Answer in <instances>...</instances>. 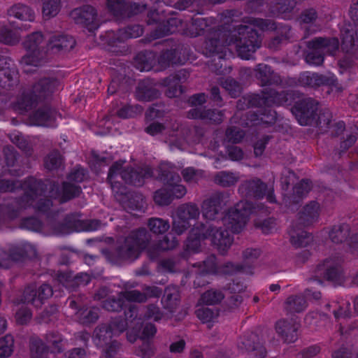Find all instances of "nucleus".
I'll return each instance as SVG.
<instances>
[{
	"label": "nucleus",
	"mask_w": 358,
	"mask_h": 358,
	"mask_svg": "<svg viewBox=\"0 0 358 358\" xmlns=\"http://www.w3.org/2000/svg\"><path fill=\"white\" fill-rule=\"evenodd\" d=\"M249 24H240L235 28L236 34L231 36V41L234 40L238 55L244 59H250L252 55L262 45V34L256 27L261 31L268 29L267 20L262 18H250Z\"/></svg>",
	"instance_id": "1"
},
{
	"label": "nucleus",
	"mask_w": 358,
	"mask_h": 358,
	"mask_svg": "<svg viewBox=\"0 0 358 358\" xmlns=\"http://www.w3.org/2000/svg\"><path fill=\"white\" fill-rule=\"evenodd\" d=\"M52 182L54 180L50 179L43 180L33 176L27 178L21 184L24 189V194L13 199L8 203V206L13 207L15 208L13 211L16 213L22 209L27 208L38 196H42L47 192L49 193L51 190L50 185Z\"/></svg>",
	"instance_id": "2"
},
{
	"label": "nucleus",
	"mask_w": 358,
	"mask_h": 358,
	"mask_svg": "<svg viewBox=\"0 0 358 358\" xmlns=\"http://www.w3.org/2000/svg\"><path fill=\"white\" fill-rule=\"evenodd\" d=\"M308 51L303 52L305 61L310 65L321 66L324 63V53L334 55L339 48L336 37H315L306 42Z\"/></svg>",
	"instance_id": "3"
},
{
	"label": "nucleus",
	"mask_w": 358,
	"mask_h": 358,
	"mask_svg": "<svg viewBox=\"0 0 358 358\" xmlns=\"http://www.w3.org/2000/svg\"><path fill=\"white\" fill-rule=\"evenodd\" d=\"M288 84L291 86H300L313 89H317L321 86H327L331 92L334 91L337 94L342 93L344 90L337 78L331 73L324 75L305 71L300 73L297 78H289Z\"/></svg>",
	"instance_id": "4"
},
{
	"label": "nucleus",
	"mask_w": 358,
	"mask_h": 358,
	"mask_svg": "<svg viewBox=\"0 0 358 358\" xmlns=\"http://www.w3.org/2000/svg\"><path fill=\"white\" fill-rule=\"evenodd\" d=\"M57 84V80L50 78L40 79L33 86L29 92L24 93L19 101L20 108L29 110L39 103L51 96Z\"/></svg>",
	"instance_id": "5"
},
{
	"label": "nucleus",
	"mask_w": 358,
	"mask_h": 358,
	"mask_svg": "<svg viewBox=\"0 0 358 358\" xmlns=\"http://www.w3.org/2000/svg\"><path fill=\"white\" fill-rule=\"evenodd\" d=\"M253 212V205L248 201H241L233 208L228 210L227 214L221 217L224 224L233 233L238 234L245 227L249 216Z\"/></svg>",
	"instance_id": "6"
},
{
	"label": "nucleus",
	"mask_w": 358,
	"mask_h": 358,
	"mask_svg": "<svg viewBox=\"0 0 358 358\" xmlns=\"http://www.w3.org/2000/svg\"><path fill=\"white\" fill-rule=\"evenodd\" d=\"M146 22L148 25H156L152 32L155 38H162L166 35L177 31L181 20L177 17L166 18L164 11L159 13L157 10H150L147 14Z\"/></svg>",
	"instance_id": "7"
},
{
	"label": "nucleus",
	"mask_w": 358,
	"mask_h": 358,
	"mask_svg": "<svg viewBox=\"0 0 358 358\" xmlns=\"http://www.w3.org/2000/svg\"><path fill=\"white\" fill-rule=\"evenodd\" d=\"M319 101L313 98H306L295 103L292 108L301 125H313L317 115Z\"/></svg>",
	"instance_id": "8"
},
{
	"label": "nucleus",
	"mask_w": 358,
	"mask_h": 358,
	"mask_svg": "<svg viewBox=\"0 0 358 358\" xmlns=\"http://www.w3.org/2000/svg\"><path fill=\"white\" fill-rule=\"evenodd\" d=\"M237 347L248 358H264L266 355V348L260 342L259 336L253 332L241 336L238 341Z\"/></svg>",
	"instance_id": "9"
},
{
	"label": "nucleus",
	"mask_w": 358,
	"mask_h": 358,
	"mask_svg": "<svg viewBox=\"0 0 358 358\" xmlns=\"http://www.w3.org/2000/svg\"><path fill=\"white\" fill-rule=\"evenodd\" d=\"M52 294V288L48 284L43 283L38 288L36 285L31 284L24 288L20 301L22 303L31 304L36 308H39Z\"/></svg>",
	"instance_id": "10"
},
{
	"label": "nucleus",
	"mask_w": 358,
	"mask_h": 358,
	"mask_svg": "<svg viewBox=\"0 0 358 358\" xmlns=\"http://www.w3.org/2000/svg\"><path fill=\"white\" fill-rule=\"evenodd\" d=\"M101 252L108 262L114 264L124 260L136 259L139 254L134 245L131 242H127V238L115 249L103 248Z\"/></svg>",
	"instance_id": "11"
},
{
	"label": "nucleus",
	"mask_w": 358,
	"mask_h": 358,
	"mask_svg": "<svg viewBox=\"0 0 358 358\" xmlns=\"http://www.w3.org/2000/svg\"><path fill=\"white\" fill-rule=\"evenodd\" d=\"M50 185L51 190L49 192V197L58 199L59 203H64L78 198L83 193L80 185L68 181L62 182L61 187L59 182L56 181H54Z\"/></svg>",
	"instance_id": "12"
},
{
	"label": "nucleus",
	"mask_w": 358,
	"mask_h": 358,
	"mask_svg": "<svg viewBox=\"0 0 358 358\" xmlns=\"http://www.w3.org/2000/svg\"><path fill=\"white\" fill-rule=\"evenodd\" d=\"M71 16L76 24L83 25L90 32L97 29L99 27L97 11L90 5H84L73 9L71 13Z\"/></svg>",
	"instance_id": "13"
},
{
	"label": "nucleus",
	"mask_w": 358,
	"mask_h": 358,
	"mask_svg": "<svg viewBox=\"0 0 358 358\" xmlns=\"http://www.w3.org/2000/svg\"><path fill=\"white\" fill-rule=\"evenodd\" d=\"M316 272L326 280L334 284H340L343 280L341 259L338 258L326 259L317 266Z\"/></svg>",
	"instance_id": "14"
},
{
	"label": "nucleus",
	"mask_w": 358,
	"mask_h": 358,
	"mask_svg": "<svg viewBox=\"0 0 358 358\" xmlns=\"http://www.w3.org/2000/svg\"><path fill=\"white\" fill-rule=\"evenodd\" d=\"M204 234H207V239H210L212 244L222 253L226 252L231 245L233 238L226 229L212 224H205Z\"/></svg>",
	"instance_id": "15"
},
{
	"label": "nucleus",
	"mask_w": 358,
	"mask_h": 358,
	"mask_svg": "<svg viewBox=\"0 0 358 358\" xmlns=\"http://www.w3.org/2000/svg\"><path fill=\"white\" fill-rule=\"evenodd\" d=\"M152 176L150 167H138L136 169L127 166L121 171V178L125 183L136 187L142 186L145 180Z\"/></svg>",
	"instance_id": "16"
},
{
	"label": "nucleus",
	"mask_w": 358,
	"mask_h": 358,
	"mask_svg": "<svg viewBox=\"0 0 358 358\" xmlns=\"http://www.w3.org/2000/svg\"><path fill=\"white\" fill-rule=\"evenodd\" d=\"M116 199L119 201L121 206L127 212L133 210H142L145 203L143 194L138 192H128L125 187V192L114 193Z\"/></svg>",
	"instance_id": "17"
},
{
	"label": "nucleus",
	"mask_w": 358,
	"mask_h": 358,
	"mask_svg": "<svg viewBox=\"0 0 358 358\" xmlns=\"http://www.w3.org/2000/svg\"><path fill=\"white\" fill-rule=\"evenodd\" d=\"M267 190V185L259 178L245 180L238 187V192L245 198L262 199Z\"/></svg>",
	"instance_id": "18"
},
{
	"label": "nucleus",
	"mask_w": 358,
	"mask_h": 358,
	"mask_svg": "<svg viewBox=\"0 0 358 358\" xmlns=\"http://www.w3.org/2000/svg\"><path fill=\"white\" fill-rule=\"evenodd\" d=\"M225 195L222 192H217L205 200L202 204L203 217L208 220H215L220 217L222 205L224 203ZM222 216H220V217Z\"/></svg>",
	"instance_id": "19"
},
{
	"label": "nucleus",
	"mask_w": 358,
	"mask_h": 358,
	"mask_svg": "<svg viewBox=\"0 0 358 358\" xmlns=\"http://www.w3.org/2000/svg\"><path fill=\"white\" fill-rule=\"evenodd\" d=\"M187 117L189 119L209 121L211 123L219 124L224 120V113L217 109H207L206 107L199 106L190 109Z\"/></svg>",
	"instance_id": "20"
},
{
	"label": "nucleus",
	"mask_w": 358,
	"mask_h": 358,
	"mask_svg": "<svg viewBox=\"0 0 358 358\" xmlns=\"http://www.w3.org/2000/svg\"><path fill=\"white\" fill-rule=\"evenodd\" d=\"M256 78L262 86L280 85L282 79L271 67L265 64H259L255 68Z\"/></svg>",
	"instance_id": "21"
},
{
	"label": "nucleus",
	"mask_w": 358,
	"mask_h": 358,
	"mask_svg": "<svg viewBox=\"0 0 358 358\" xmlns=\"http://www.w3.org/2000/svg\"><path fill=\"white\" fill-rule=\"evenodd\" d=\"M341 48L347 54L353 52L358 46L357 29L351 24H345L341 29Z\"/></svg>",
	"instance_id": "22"
},
{
	"label": "nucleus",
	"mask_w": 358,
	"mask_h": 358,
	"mask_svg": "<svg viewBox=\"0 0 358 358\" xmlns=\"http://www.w3.org/2000/svg\"><path fill=\"white\" fill-rule=\"evenodd\" d=\"M63 227L73 230H82L86 231H96L100 229L102 226V222L99 220L92 219L86 220H77L73 219L70 215H66L64 219L62 224Z\"/></svg>",
	"instance_id": "23"
},
{
	"label": "nucleus",
	"mask_w": 358,
	"mask_h": 358,
	"mask_svg": "<svg viewBox=\"0 0 358 358\" xmlns=\"http://www.w3.org/2000/svg\"><path fill=\"white\" fill-rule=\"evenodd\" d=\"M156 179L162 182L166 187L173 185L180 182V176L176 171V168L170 164H161L157 169Z\"/></svg>",
	"instance_id": "24"
},
{
	"label": "nucleus",
	"mask_w": 358,
	"mask_h": 358,
	"mask_svg": "<svg viewBox=\"0 0 358 358\" xmlns=\"http://www.w3.org/2000/svg\"><path fill=\"white\" fill-rule=\"evenodd\" d=\"M160 96V92L152 81L145 79L138 83L136 89V99L141 101H151Z\"/></svg>",
	"instance_id": "25"
},
{
	"label": "nucleus",
	"mask_w": 358,
	"mask_h": 358,
	"mask_svg": "<svg viewBox=\"0 0 358 358\" xmlns=\"http://www.w3.org/2000/svg\"><path fill=\"white\" fill-rule=\"evenodd\" d=\"M299 324L286 320H280L275 324L278 335L287 343H294L297 339Z\"/></svg>",
	"instance_id": "26"
},
{
	"label": "nucleus",
	"mask_w": 358,
	"mask_h": 358,
	"mask_svg": "<svg viewBox=\"0 0 358 358\" xmlns=\"http://www.w3.org/2000/svg\"><path fill=\"white\" fill-rule=\"evenodd\" d=\"M57 113L55 109L45 105L35 110L30 115V120L35 125L47 126L55 120Z\"/></svg>",
	"instance_id": "27"
},
{
	"label": "nucleus",
	"mask_w": 358,
	"mask_h": 358,
	"mask_svg": "<svg viewBox=\"0 0 358 358\" xmlns=\"http://www.w3.org/2000/svg\"><path fill=\"white\" fill-rule=\"evenodd\" d=\"M182 47L180 45L175 48L162 51L158 62L162 66H169L171 64H182L186 60L184 55H182Z\"/></svg>",
	"instance_id": "28"
},
{
	"label": "nucleus",
	"mask_w": 358,
	"mask_h": 358,
	"mask_svg": "<svg viewBox=\"0 0 358 358\" xmlns=\"http://www.w3.org/2000/svg\"><path fill=\"white\" fill-rule=\"evenodd\" d=\"M320 204L317 201H310L306 205L303 210L299 213V224L308 227L317 220L319 217Z\"/></svg>",
	"instance_id": "29"
},
{
	"label": "nucleus",
	"mask_w": 358,
	"mask_h": 358,
	"mask_svg": "<svg viewBox=\"0 0 358 358\" xmlns=\"http://www.w3.org/2000/svg\"><path fill=\"white\" fill-rule=\"evenodd\" d=\"M263 97L259 99L257 105L271 106V104L284 105L288 102L287 94L284 91L277 92L271 88H266L262 91Z\"/></svg>",
	"instance_id": "30"
},
{
	"label": "nucleus",
	"mask_w": 358,
	"mask_h": 358,
	"mask_svg": "<svg viewBox=\"0 0 358 358\" xmlns=\"http://www.w3.org/2000/svg\"><path fill=\"white\" fill-rule=\"evenodd\" d=\"M205 224L199 223L190 231L186 241L185 250L187 251L197 252L201 246V240L207 239V234H204Z\"/></svg>",
	"instance_id": "31"
},
{
	"label": "nucleus",
	"mask_w": 358,
	"mask_h": 358,
	"mask_svg": "<svg viewBox=\"0 0 358 358\" xmlns=\"http://www.w3.org/2000/svg\"><path fill=\"white\" fill-rule=\"evenodd\" d=\"M126 238L127 242H131L139 252L148 246L152 238L147 229L143 227L131 231Z\"/></svg>",
	"instance_id": "32"
},
{
	"label": "nucleus",
	"mask_w": 358,
	"mask_h": 358,
	"mask_svg": "<svg viewBox=\"0 0 358 358\" xmlns=\"http://www.w3.org/2000/svg\"><path fill=\"white\" fill-rule=\"evenodd\" d=\"M76 43V40L69 35H54L49 40L50 49L57 52L69 51L74 48Z\"/></svg>",
	"instance_id": "33"
},
{
	"label": "nucleus",
	"mask_w": 358,
	"mask_h": 358,
	"mask_svg": "<svg viewBox=\"0 0 358 358\" xmlns=\"http://www.w3.org/2000/svg\"><path fill=\"white\" fill-rule=\"evenodd\" d=\"M124 162L118 161L114 162L109 169L107 180L110 184L111 189L113 193H124L125 192V186L120 181L116 180L117 176L120 174L122 169Z\"/></svg>",
	"instance_id": "34"
},
{
	"label": "nucleus",
	"mask_w": 358,
	"mask_h": 358,
	"mask_svg": "<svg viewBox=\"0 0 358 358\" xmlns=\"http://www.w3.org/2000/svg\"><path fill=\"white\" fill-rule=\"evenodd\" d=\"M7 14L10 17H14L20 20L33 21L34 20V13L31 8L27 5L20 3L10 7L7 10Z\"/></svg>",
	"instance_id": "35"
},
{
	"label": "nucleus",
	"mask_w": 358,
	"mask_h": 358,
	"mask_svg": "<svg viewBox=\"0 0 358 358\" xmlns=\"http://www.w3.org/2000/svg\"><path fill=\"white\" fill-rule=\"evenodd\" d=\"M43 41V36L41 32H34L26 37L23 42V47L27 52L37 57Z\"/></svg>",
	"instance_id": "36"
},
{
	"label": "nucleus",
	"mask_w": 358,
	"mask_h": 358,
	"mask_svg": "<svg viewBox=\"0 0 358 358\" xmlns=\"http://www.w3.org/2000/svg\"><path fill=\"white\" fill-rule=\"evenodd\" d=\"M180 301L179 291L175 287L165 288L162 303L164 308L170 312H173Z\"/></svg>",
	"instance_id": "37"
},
{
	"label": "nucleus",
	"mask_w": 358,
	"mask_h": 358,
	"mask_svg": "<svg viewBox=\"0 0 358 358\" xmlns=\"http://www.w3.org/2000/svg\"><path fill=\"white\" fill-rule=\"evenodd\" d=\"M307 306V301L302 295H291L285 302V309L290 313H301Z\"/></svg>",
	"instance_id": "38"
},
{
	"label": "nucleus",
	"mask_w": 358,
	"mask_h": 358,
	"mask_svg": "<svg viewBox=\"0 0 358 358\" xmlns=\"http://www.w3.org/2000/svg\"><path fill=\"white\" fill-rule=\"evenodd\" d=\"M350 227L346 223L334 225L329 233L332 242L336 244L345 241L350 236Z\"/></svg>",
	"instance_id": "39"
},
{
	"label": "nucleus",
	"mask_w": 358,
	"mask_h": 358,
	"mask_svg": "<svg viewBox=\"0 0 358 358\" xmlns=\"http://www.w3.org/2000/svg\"><path fill=\"white\" fill-rule=\"evenodd\" d=\"M45 341L52 353H61L64 350V338L57 331H50L45 335Z\"/></svg>",
	"instance_id": "40"
},
{
	"label": "nucleus",
	"mask_w": 358,
	"mask_h": 358,
	"mask_svg": "<svg viewBox=\"0 0 358 358\" xmlns=\"http://www.w3.org/2000/svg\"><path fill=\"white\" fill-rule=\"evenodd\" d=\"M95 341L97 345H108L114 335L113 330L108 324H101L94 330Z\"/></svg>",
	"instance_id": "41"
},
{
	"label": "nucleus",
	"mask_w": 358,
	"mask_h": 358,
	"mask_svg": "<svg viewBox=\"0 0 358 358\" xmlns=\"http://www.w3.org/2000/svg\"><path fill=\"white\" fill-rule=\"evenodd\" d=\"M210 26V22L208 19L203 17L192 18L187 30L191 37H196L203 35Z\"/></svg>",
	"instance_id": "42"
},
{
	"label": "nucleus",
	"mask_w": 358,
	"mask_h": 358,
	"mask_svg": "<svg viewBox=\"0 0 358 358\" xmlns=\"http://www.w3.org/2000/svg\"><path fill=\"white\" fill-rule=\"evenodd\" d=\"M253 115L256 118H253L252 120H257V124L266 125L273 124L277 119L276 112L270 107L259 108Z\"/></svg>",
	"instance_id": "43"
},
{
	"label": "nucleus",
	"mask_w": 358,
	"mask_h": 358,
	"mask_svg": "<svg viewBox=\"0 0 358 358\" xmlns=\"http://www.w3.org/2000/svg\"><path fill=\"white\" fill-rule=\"evenodd\" d=\"M199 213V209L196 204L185 203L178 208L176 216L189 222L190 220L198 218Z\"/></svg>",
	"instance_id": "44"
},
{
	"label": "nucleus",
	"mask_w": 358,
	"mask_h": 358,
	"mask_svg": "<svg viewBox=\"0 0 358 358\" xmlns=\"http://www.w3.org/2000/svg\"><path fill=\"white\" fill-rule=\"evenodd\" d=\"M107 7L110 13L120 17H127L129 2L124 0H107Z\"/></svg>",
	"instance_id": "45"
},
{
	"label": "nucleus",
	"mask_w": 358,
	"mask_h": 358,
	"mask_svg": "<svg viewBox=\"0 0 358 358\" xmlns=\"http://www.w3.org/2000/svg\"><path fill=\"white\" fill-rule=\"evenodd\" d=\"M333 115L329 108H323L320 110L315 117L313 125H316L321 132H326L331 127Z\"/></svg>",
	"instance_id": "46"
},
{
	"label": "nucleus",
	"mask_w": 358,
	"mask_h": 358,
	"mask_svg": "<svg viewBox=\"0 0 358 358\" xmlns=\"http://www.w3.org/2000/svg\"><path fill=\"white\" fill-rule=\"evenodd\" d=\"M311 189V182L308 179H303L293 187L292 196V201L299 203L300 201L309 192Z\"/></svg>",
	"instance_id": "47"
},
{
	"label": "nucleus",
	"mask_w": 358,
	"mask_h": 358,
	"mask_svg": "<svg viewBox=\"0 0 358 358\" xmlns=\"http://www.w3.org/2000/svg\"><path fill=\"white\" fill-rule=\"evenodd\" d=\"M147 225L150 231L157 235L166 233L170 228L168 220L159 217L149 218Z\"/></svg>",
	"instance_id": "48"
},
{
	"label": "nucleus",
	"mask_w": 358,
	"mask_h": 358,
	"mask_svg": "<svg viewBox=\"0 0 358 358\" xmlns=\"http://www.w3.org/2000/svg\"><path fill=\"white\" fill-rule=\"evenodd\" d=\"M27 245H24L22 247H15L10 249L9 253L6 252L5 250H0L1 254L3 255V257L1 260L10 259L13 262H20L27 257Z\"/></svg>",
	"instance_id": "49"
},
{
	"label": "nucleus",
	"mask_w": 358,
	"mask_h": 358,
	"mask_svg": "<svg viewBox=\"0 0 358 358\" xmlns=\"http://www.w3.org/2000/svg\"><path fill=\"white\" fill-rule=\"evenodd\" d=\"M238 180V178L234 173L224 171L217 173L214 178L215 182L223 187L234 185Z\"/></svg>",
	"instance_id": "50"
},
{
	"label": "nucleus",
	"mask_w": 358,
	"mask_h": 358,
	"mask_svg": "<svg viewBox=\"0 0 358 358\" xmlns=\"http://www.w3.org/2000/svg\"><path fill=\"white\" fill-rule=\"evenodd\" d=\"M30 351L33 358H46L50 350L41 339L36 338L31 341Z\"/></svg>",
	"instance_id": "51"
},
{
	"label": "nucleus",
	"mask_w": 358,
	"mask_h": 358,
	"mask_svg": "<svg viewBox=\"0 0 358 358\" xmlns=\"http://www.w3.org/2000/svg\"><path fill=\"white\" fill-rule=\"evenodd\" d=\"M224 298V294L216 289H209L203 293L200 301L205 305L215 306L220 303Z\"/></svg>",
	"instance_id": "52"
},
{
	"label": "nucleus",
	"mask_w": 358,
	"mask_h": 358,
	"mask_svg": "<svg viewBox=\"0 0 358 358\" xmlns=\"http://www.w3.org/2000/svg\"><path fill=\"white\" fill-rule=\"evenodd\" d=\"M61 0H43L42 12L45 19L56 16L60 10Z\"/></svg>",
	"instance_id": "53"
},
{
	"label": "nucleus",
	"mask_w": 358,
	"mask_h": 358,
	"mask_svg": "<svg viewBox=\"0 0 358 358\" xmlns=\"http://www.w3.org/2000/svg\"><path fill=\"white\" fill-rule=\"evenodd\" d=\"M14 343V338L10 334L0 338V358H8L12 355Z\"/></svg>",
	"instance_id": "54"
},
{
	"label": "nucleus",
	"mask_w": 358,
	"mask_h": 358,
	"mask_svg": "<svg viewBox=\"0 0 358 358\" xmlns=\"http://www.w3.org/2000/svg\"><path fill=\"white\" fill-rule=\"evenodd\" d=\"M229 44V43H227V40L221 41L219 38H211L206 42V49L211 55H222L226 48V45ZM219 57L222 58V55H220Z\"/></svg>",
	"instance_id": "55"
},
{
	"label": "nucleus",
	"mask_w": 358,
	"mask_h": 358,
	"mask_svg": "<svg viewBox=\"0 0 358 358\" xmlns=\"http://www.w3.org/2000/svg\"><path fill=\"white\" fill-rule=\"evenodd\" d=\"M197 317L203 323L213 321L219 315V309L216 307H201L196 311Z\"/></svg>",
	"instance_id": "56"
},
{
	"label": "nucleus",
	"mask_w": 358,
	"mask_h": 358,
	"mask_svg": "<svg viewBox=\"0 0 358 358\" xmlns=\"http://www.w3.org/2000/svg\"><path fill=\"white\" fill-rule=\"evenodd\" d=\"M62 163V157L58 150L50 152L44 159L45 168L49 171L58 169Z\"/></svg>",
	"instance_id": "57"
},
{
	"label": "nucleus",
	"mask_w": 358,
	"mask_h": 358,
	"mask_svg": "<svg viewBox=\"0 0 358 358\" xmlns=\"http://www.w3.org/2000/svg\"><path fill=\"white\" fill-rule=\"evenodd\" d=\"M125 306L124 300L121 298L108 297L102 302V307L110 312H118Z\"/></svg>",
	"instance_id": "58"
},
{
	"label": "nucleus",
	"mask_w": 358,
	"mask_h": 358,
	"mask_svg": "<svg viewBox=\"0 0 358 358\" xmlns=\"http://www.w3.org/2000/svg\"><path fill=\"white\" fill-rule=\"evenodd\" d=\"M120 36L122 40L135 38L141 36L143 33V27L139 24H130L120 31Z\"/></svg>",
	"instance_id": "59"
},
{
	"label": "nucleus",
	"mask_w": 358,
	"mask_h": 358,
	"mask_svg": "<svg viewBox=\"0 0 358 358\" xmlns=\"http://www.w3.org/2000/svg\"><path fill=\"white\" fill-rule=\"evenodd\" d=\"M154 201L159 206L169 205L173 199L168 187L157 190L154 194Z\"/></svg>",
	"instance_id": "60"
},
{
	"label": "nucleus",
	"mask_w": 358,
	"mask_h": 358,
	"mask_svg": "<svg viewBox=\"0 0 358 358\" xmlns=\"http://www.w3.org/2000/svg\"><path fill=\"white\" fill-rule=\"evenodd\" d=\"M17 83L10 70L0 69V87L6 90H11Z\"/></svg>",
	"instance_id": "61"
},
{
	"label": "nucleus",
	"mask_w": 358,
	"mask_h": 358,
	"mask_svg": "<svg viewBox=\"0 0 358 358\" xmlns=\"http://www.w3.org/2000/svg\"><path fill=\"white\" fill-rule=\"evenodd\" d=\"M223 87L228 91L230 96L236 98L242 92L241 85L232 78H227L223 83Z\"/></svg>",
	"instance_id": "62"
},
{
	"label": "nucleus",
	"mask_w": 358,
	"mask_h": 358,
	"mask_svg": "<svg viewBox=\"0 0 358 358\" xmlns=\"http://www.w3.org/2000/svg\"><path fill=\"white\" fill-rule=\"evenodd\" d=\"M134 63V66L141 71H149L152 66L150 58L143 51L136 55Z\"/></svg>",
	"instance_id": "63"
},
{
	"label": "nucleus",
	"mask_w": 358,
	"mask_h": 358,
	"mask_svg": "<svg viewBox=\"0 0 358 358\" xmlns=\"http://www.w3.org/2000/svg\"><path fill=\"white\" fill-rule=\"evenodd\" d=\"M245 136V132L239 127L231 126L227 129L225 136L227 141L232 143H240Z\"/></svg>",
	"instance_id": "64"
}]
</instances>
